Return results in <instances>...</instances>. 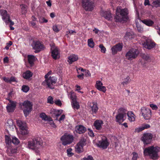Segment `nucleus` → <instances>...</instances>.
Returning <instances> with one entry per match:
<instances>
[{"instance_id":"56","label":"nucleus","mask_w":160,"mask_h":160,"mask_svg":"<svg viewBox=\"0 0 160 160\" xmlns=\"http://www.w3.org/2000/svg\"><path fill=\"white\" fill-rule=\"evenodd\" d=\"M54 103L56 105L59 106H61L62 104L61 102L59 99L55 100Z\"/></svg>"},{"instance_id":"30","label":"nucleus","mask_w":160,"mask_h":160,"mask_svg":"<svg viewBox=\"0 0 160 160\" xmlns=\"http://www.w3.org/2000/svg\"><path fill=\"white\" fill-rule=\"evenodd\" d=\"M28 58L29 63L31 65H32L35 60L36 58L35 56L33 55H28Z\"/></svg>"},{"instance_id":"22","label":"nucleus","mask_w":160,"mask_h":160,"mask_svg":"<svg viewBox=\"0 0 160 160\" xmlns=\"http://www.w3.org/2000/svg\"><path fill=\"white\" fill-rule=\"evenodd\" d=\"M68 62L69 64H71L73 62L77 61L78 59V56L75 54L70 55L68 57Z\"/></svg>"},{"instance_id":"10","label":"nucleus","mask_w":160,"mask_h":160,"mask_svg":"<svg viewBox=\"0 0 160 160\" xmlns=\"http://www.w3.org/2000/svg\"><path fill=\"white\" fill-rule=\"evenodd\" d=\"M141 113L144 119L145 120H149L151 117V111L149 109L145 107L141 108Z\"/></svg>"},{"instance_id":"26","label":"nucleus","mask_w":160,"mask_h":160,"mask_svg":"<svg viewBox=\"0 0 160 160\" xmlns=\"http://www.w3.org/2000/svg\"><path fill=\"white\" fill-rule=\"evenodd\" d=\"M17 123L20 129L27 128L26 123L24 121L20 120L17 121Z\"/></svg>"},{"instance_id":"51","label":"nucleus","mask_w":160,"mask_h":160,"mask_svg":"<svg viewBox=\"0 0 160 160\" xmlns=\"http://www.w3.org/2000/svg\"><path fill=\"white\" fill-rule=\"evenodd\" d=\"M53 98L51 96H49L48 98V102L52 104L53 103Z\"/></svg>"},{"instance_id":"29","label":"nucleus","mask_w":160,"mask_h":160,"mask_svg":"<svg viewBox=\"0 0 160 160\" xmlns=\"http://www.w3.org/2000/svg\"><path fill=\"white\" fill-rule=\"evenodd\" d=\"M7 152L9 156H12V154L16 152V150L13 148L11 147V145H10L9 147H7Z\"/></svg>"},{"instance_id":"58","label":"nucleus","mask_w":160,"mask_h":160,"mask_svg":"<svg viewBox=\"0 0 160 160\" xmlns=\"http://www.w3.org/2000/svg\"><path fill=\"white\" fill-rule=\"evenodd\" d=\"M52 28L53 30L56 32H58L59 31V29L58 28L56 25L53 26Z\"/></svg>"},{"instance_id":"17","label":"nucleus","mask_w":160,"mask_h":160,"mask_svg":"<svg viewBox=\"0 0 160 160\" xmlns=\"http://www.w3.org/2000/svg\"><path fill=\"white\" fill-rule=\"evenodd\" d=\"M144 47L148 49H150L153 48L155 46V43L150 40H147L144 43Z\"/></svg>"},{"instance_id":"61","label":"nucleus","mask_w":160,"mask_h":160,"mask_svg":"<svg viewBox=\"0 0 160 160\" xmlns=\"http://www.w3.org/2000/svg\"><path fill=\"white\" fill-rule=\"evenodd\" d=\"M3 80L7 82H9V78H6L5 77H3Z\"/></svg>"},{"instance_id":"18","label":"nucleus","mask_w":160,"mask_h":160,"mask_svg":"<svg viewBox=\"0 0 160 160\" xmlns=\"http://www.w3.org/2000/svg\"><path fill=\"white\" fill-rule=\"evenodd\" d=\"M116 16L115 17V21L117 22H122L126 20L127 18L124 17L122 15H120V13L118 11H116Z\"/></svg>"},{"instance_id":"49","label":"nucleus","mask_w":160,"mask_h":160,"mask_svg":"<svg viewBox=\"0 0 160 160\" xmlns=\"http://www.w3.org/2000/svg\"><path fill=\"white\" fill-rule=\"evenodd\" d=\"M39 21L40 23L47 22L48 21V20L45 19L44 18L40 17L39 18Z\"/></svg>"},{"instance_id":"5","label":"nucleus","mask_w":160,"mask_h":160,"mask_svg":"<svg viewBox=\"0 0 160 160\" xmlns=\"http://www.w3.org/2000/svg\"><path fill=\"white\" fill-rule=\"evenodd\" d=\"M82 3L83 8L87 11H92L95 7L93 2L90 0H82Z\"/></svg>"},{"instance_id":"33","label":"nucleus","mask_w":160,"mask_h":160,"mask_svg":"<svg viewBox=\"0 0 160 160\" xmlns=\"http://www.w3.org/2000/svg\"><path fill=\"white\" fill-rule=\"evenodd\" d=\"M92 104V105H91L89 107L91 108L92 112L96 113L98 110L97 103L96 102H93Z\"/></svg>"},{"instance_id":"9","label":"nucleus","mask_w":160,"mask_h":160,"mask_svg":"<svg viewBox=\"0 0 160 160\" xmlns=\"http://www.w3.org/2000/svg\"><path fill=\"white\" fill-rule=\"evenodd\" d=\"M61 140L62 142V145L65 146L72 142L73 137L72 135L65 134L61 138Z\"/></svg>"},{"instance_id":"48","label":"nucleus","mask_w":160,"mask_h":160,"mask_svg":"<svg viewBox=\"0 0 160 160\" xmlns=\"http://www.w3.org/2000/svg\"><path fill=\"white\" fill-rule=\"evenodd\" d=\"M7 125L9 127L12 126L13 124V121L11 119H8L7 122Z\"/></svg>"},{"instance_id":"1","label":"nucleus","mask_w":160,"mask_h":160,"mask_svg":"<svg viewBox=\"0 0 160 160\" xmlns=\"http://www.w3.org/2000/svg\"><path fill=\"white\" fill-rule=\"evenodd\" d=\"M43 141L39 137L35 138L28 142V147L37 154H39L42 148Z\"/></svg>"},{"instance_id":"46","label":"nucleus","mask_w":160,"mask_h":160,"mask_svg":"<svg viewBox=\"0 0 160 160\" xmlns=\"http://www.w3.org/2000/svg\"><path fill=\"white\" fill-rule=\"evenodd\" d=\"M22 90L23 92H27L28 91L29 88L27 86L23 85L22 86Z\"/></svg>"},{"instance_id":"43","label":"nucleus","mask_w":160,"mask_h":160,"mask_svg":"<svg viewBox=\"0 0 160 160\" xmlns=\"http://www.w3.org/2000/svg\"><path fill=\"white\" fill-rule=\"evenodd\" d=\"M12 138V142L14 144L17 145L19 143V140L15 137L13 136Z\"/></svg>"},{"instance_id":"44","label":"nucleus","mask_w":160,"mask_h":160,"mask_svg":"<svg viewBox=\"0 0 160 160\" xmlns=\"http://www.w3.org/2000/svg\"><path fill=\"white\" fill-rule=\"evenodd\" d=\"M70 94L71 98L72 99V102L76 101V96L73 92L71 91Z\"/></svg>"},{"instance_id":"16","label":"nucleus","mask_w":160,"mask_h":160,"mask_svg":"<svg viewBox=\"0 0 160 160\" xmlns=\"http://www.w3.org/2000/svg\"><path fill=\"white\" fill-rule=\"evenodd\" d=\"M16 104L15 102L9 101L6 107L7 111L8 112H14L16 107Z\"/></svg>"},{"instance_id":"7","label":"nucleus","mask_w":160,"mask_h":160,"mask_svg":"<svg viewBox=\"0 0 160 160\" xmlns=\"http://www.w3.org/2000/svg\"><path fill=\"white\" fill-rule=\"evenodd\" d=\"M126 110L123 108H121L119 109V113L116 116V118L117 122L120 124H121L125 120L124 117L126 116Z\"/></svg>"},{"instance_id":"45","label":"nucleus","mask_w":160,"mask_h":160,"mask_svg":"<svg viewBox=\"0 0 160 160\" xmlns=\"http://www.w3.org/2000/svg\"><path fill=\"white\" fill-rule=\"evenodd\" d=\"M72 151V149L71 148H68L67 150V155L68 156L70 157L72 156L74 154L73 153L71 152Z\"/></svg>"},{"instance_id":"4","label":"nucleus","mask_w":160,"mask_h":160,"mask_svg":"<svg viewBox=\"0 0 160 160\" xmlns=\"http://www.w3.org/2000/svg\"><path fill=\"white\" fill-rule=\"evenodd\" d=\"M24 109L23 111L25 117H27L31 111L32 108V103L29 101H25L22 104Z\"/></svg>"},{"instance_id":"50","label":"nucleus","mask_w":160,"mask_h":160,"mask_svg":"<svg viewBox=\"0 0 160 160\" xmlns=\"http://www.w3.org/2000/svg\"><path fill=\"white\" fill-rule=\"evenodd\" d=\"M133 157L132 159V160H137L138 157V154L135 152H133L132 153Z\"/></svg>"},{"instance_id":"42","label":"nucleus","mask_w":160,"mask_h":160,"mask_svg":"<svg viewBox=\"0 0 160 160\" xmlns=\"http://www.w3.org/2000/svg\"><path fill=\"white\" fill-rule=\"evenodd\" d=\"M72 106L74 108H76L77 109L79 108L80 106L78 103L75 101L72 102Z\"/></svg>"},{"instance_id":"21","label":"nucleus","mask_w":160,"mask_h":160,"mask_svg":"<svg viewBox=\"0 0 160 160\" xmlns=\"http://www.w3.org/2000/svg\"><path fill=\"white\" fill-rule=\"evenodd\" d=\"M103 124V121L102 120H97L95 121L94 126L97 130H100L102 128V126Z\"/></svg>"},{"instance_id":"55","label":"nucleus","mask_w":160,"mask_h":160,"mask_svg":"<svg viewBox=\"0 0 160 160\" xmlns=\"http://www.w3.org/2000/svg\"><path fill=\"white\" fill-rule=\"evenodd\" d=\"M83 160H93V157L91 156H88L87 157L83 158Z\"/></svg>"},{"instance_id":"13","label":"nucleus","mask_w":160,"mask_h":160,"mask_svg":"<svg viewBox=\"0 0 160 160\" xmlns=\"http://www.w3.org/2000/svg\"><path fill=\"white\" fill-rule=\"evenodd\" d=\"M152 138V135L150 133H146L143 134L142 140L144 144H148L151 143Z\"/></svg>"},{"instance_id":"38","label":"nucleus","mask_w":160,"mask_h":160,"mask_svg":"<svg viewBox=\"0 0 160 160\" xmlns=\"http://www.w3.org/2000/svg\"><path fill=\"white\" fill-rule=\"evenodd\" d=\"M142 57L144 60L148 62H150L151 60L152 57L148 54H144Z\"/></svg>"},{"instance_id":"41","label":"nucleus","mask_w":160,"mask_h":160,"mask_svg":"<svg viewBox=\"0 0 160 160\" xmlns=\"http://www.w3.org/2000/svg\"><path fill=\"white\" fill-rule=\"evenodd\" d=\"M21 12L22 14H24L27 12V6L25 5L22 4L21 5Z\"/></svg>"},{"instance_id":"54","label":"nucleus","mask_w":160,"mask_h":160,"mask_svg":"<svg viewBox=\"0 0 160 160\" xmlns=\"http://www.w3.org/2000/svg\"><path fill=\"white\" fill-rule=\"evenodd\" d=\"M129 79V77H127L126 78H125L124 81L122 83V84L123 85L127 84L128 83V81Z\"/></svg>"},{"instance_id":"57","label":"nucleus","mask_w":160,"mask_h":160,"mask_svg":"<svg viewBox=\"0 0 160 160\" xmlns=\"http://www.w3.org/2000/svg\"><path fill=\"white\" fill-rule=\"evenodd\" d=\"M12 44V42L11 41H9L8 43H7V45L5 47V48L7 50H8L9 49L10 46H11Z\"/></svg>"},{"instance_id":"23","label":"nucleus","mask_w":160,"mask_h":160,"mask_svg":"<svg viewBox=\"0 0 160 160\" xmlns=\"http://www.w3.org/2000/svg\"><path fill=\"white\" fill-rule=\"evenodd\" d=\"M150 127V126L149 124L145 123L143 124L142 127L136 128L135 130V132H139L145 129L149 128Z\"/></svg>"},{"instance_id":"15","label":"nucleus","mask_w":160,"mask_h":160,"mask_svg":"<svg viewBox=\"0 0 160 160\" xmlns=\"http://www.w3.org/2000/svg\"><path fill=\"white\" fill-rule=\"evenodd\" d=\"M122 44L121 43H118L113 46L111 48L112 54H115L118 52L121 51L122 50Z\"/></svg>"},{"instance_id":"37","label":"nucleus","mask_w":160,"mask_h":160,"mask_svg":"<svg viewBox=\"0 0 160 160\" xmlns=\"http://www.w3.org/2000/svg\"><path fill=\"white\" fill-rule=\"evenodd\" d=\"M5 142L7 144V147H9L10 144L12 142L11 138L8 136H5Z\"/></svg>"},{"instance_id":"35","label":"nucleus","mask_w":160,"mask_h":160,"mask_svg":"<svg viewBox=\"0 0 160 160\" xmlns=\"http://www.w3.org/2000/svg\"><path fill=\"white\" fill-rule=\"evenodd\" d=\"M75 151L78 153H80L83 151V147L77 144L75 147Z\"/></svg>"},{"instance_id":"47","label":"nucleus","mask_w":160,"mask_h":160,"mask_svg":"<svg viewBox=\"0 0 160 160\" xmlns=\"http://www.w3.org/2000/svg\"><path fill=\"white\" fill-rule=\"evenodd\" d=\"M99 47L101 49V52L103 53H105L106 51V48L103 46V45L102 44H100L99 45Z\"/></svg>"},{"instance_id":"2","label":"nucleus","mask_w":160,"mask_h":160,"mask_svg":"<svg viewBox=\"0 0 160 160\" xmlns=\"http://www.w3.org/2000/svg\"><path fill=\"white\" fill-rule=\"evenodd\" d=\"M159 152L160 147L152 146L145 148L143 151V155L145 156L149 157L150 159L155 160L159 158L158 153Z\"/></svg>"},{"instance_id":"20","label":"nucleus","mask_w":160,"mask_h":160,"mask_svg":"<svg viewBox=\"0 0 160 160\" xmlns=\"http://www.w3.org/2000/svg\"><path fill=\"white\" fill-rule=\"evenodd\" d=\"M102 83L99 81H98L96 82V88L98 90L105 92L106 91V88L102 86Z\"/></svg>"},{"instance_id":"52","label":"nucleus","mask_w":160,"mask_h":160,"mask_svg":"<svg viewBox=\"0 0 160 160\" xmlns=\"http://www.w3.org/2000/svg\"><path fill=\"white\" fill-rule=\"evenodd\" d=\"M153 3L156 7H158L160 6V0H157L154 1Z\"/></svg>"},{"instance_id":"24","label":"nucleus","mask_w":160,"mask_h":160,"mask_svg":"<svg viewBox=\"0 0 160 160\" xmlns=\"http://www.w3.org/2000/svg\"><path fill=\"white\" fill-rule=\"evenodd\" d=\"M33 75V73L29 70L26 71L22 74V77L25 79H29Z\"/></svg>"},{"instance_id":"25","label":"nucleus","mask_w":160,"mask_h":160,"mask_svg":"<svg viewBox=\"0 0 160 160\" xmlns=\"http://www.w3.org/2000/svg\"><path fill=\"white\" fill-rule=\"evenodd\" d=\"M118 11L120 13V15L123 16L124 17H126V15L128 14V10L126 8L121 9L120 8H117L116 11Z\"/></svg>"},{"instance_id":"40","label":"nucleus","mask_w":160,"mask_h":160,"mask_svg":"<svg viewBox=\"0 0 160 160\" xmlns=\"http://www.w3.org/2000/svg\"><path fill=\"white\" fill-rule=\"evenodd\" d=\"M88 45L90 47L92 48L94 47V43L92 38L88 39Z\"/></svg>"},{"instance_id":"19","label":"nucleus","mask_w":160,"mask_h":160,"mask_svg":"<svg viewBox=\"0 0 160 160\" xmlns=\"http://www.w3.org/2000/svg\"><path fill=\"white\" fill-rule=\"evenodd\" d=\"M76 132L79 134L84 133L86 131V128L82 125H79L75 127Z\"/></svg>"},{"instance_id":"53","label":"nucleus","mask_w":160,"mask_h":160,"mask_svg":"<svg viewBox=\"0 0 160 160\" xmlns=\"http://www.w3.org/2000/svg\"><path fill=\"white\" fill-rule=\"evenodd\" d=\"M150 106L152 108V109L154 110H157L158 108L157 105L153 104H150Z\"/></svg>"},{"instance_id":"64","label":"nucleus","mask_w":160,"mask_h":160,"mask_svg":"<svg viewBox=\"0 0 160 160\" xmlns=\"http://www.w3.org/2000/svg\"><path fill=\"white\" fill-rule=\"evenodd\" d=\"M83 76L84 74L82 73L81 74L78 75L77 76L79 78L82 79L83 78Z\"/></svg>"},{"instance_id":"39","label":"nucleus","mask_w":160,"mask_h":160,"mask_svg":"<svg viewBox=\"0 0 160 160\" xmlns=\"http://www.w3.org/2000/svg\"><path fill=\"white\" fill-rule=\"evenodd\" d=\"M78 144L83 147L86 144V140L85 139L82 138L80 140Z\"/></svg>"},{"instance_id":"31","label":"nucleus","mask_w":160,"mask_h":160,"mask_svg":"<svg viewBox=\"0 0 160 160\" xmlns=\"http://www.w3.org/2000/svg\"><path fill=\"white\" fill-rule=\"evenodd\" d=\"M127 115L128 119L130 122H133L135 120V116L132 112H128Z\"/></svg>"},{"instance_id":"3","label":"nucleus","mask_w":160,"mask_h":160,"mask_svg":"<svg viewBox=\"0 0 160 160\" xmlns=\"http://www.w3.org/2000/svg\"><path fill=\"white\" fill-rule=\"evenodd\" d=\"M48 74H46L45 76V80L42 83V85L44 86H47L48 88L53 89L54 88L53 84L56 83L57 82V78L55 77L50 76L48 78Z\"/></svg>"},{"instance_id":"59","label":"nucleus","mask_w":160,"mask_h":160,"mask_svg":"<svg viewBox=\"0 0 160 160\" xmlns=\"http://www.w3.org/2000/svg\"><path fill=\"white\" fill-rule=\"evenodd\" d=\"M88 130L89 131L88 132L89 135L91 137H93L94 136V134L92 130L88 128Z\"/></svg>"},{"instance_id":"28","label":"nucleus","mask_w":160,"mask_h":160,"mask_svg":"<svg viewBox=\"0 0 160 160\" xmlns=\"http://www.w3.org/2000/svg\"><path fill=\"white\" fill-rule=\"evenodd\" d=\"M21 132L22 134V136H20L19 138L22 139L24 140L26 138L23 136V135H27L29 133V131L27 129V128L21 129Z\"/></svg>"},{"instance_id":"14","label":"nucleus","mask_w":160,"mask_h":160,"mask_svg":"<svg viewBox=\"0 0 160 160\" xmlns=\"http://www.w3.org/2000/svg\"><path fill=\"white\" fill-rule=\"evenodd\" d=\"M109 144V143L108 142L106 137H103L102 138L101 140L99 141L98 143L97 144V145L100 148L105 149L107 148Z\"/></svg>"},{"instance_id":"12","label":"nucleus","mask_w":160,"mask_h":160,"mask_svg":"<svg viewBox=\"0 0 160 160\" xmlns=\"http://www.w3.org/2000/svg\"><path fill=\"white\" fill-rule=\"evenodd\" d=\"M32 48L35 50V53H38L43 50L44 46L42 44L38 41H33L32 45Z\"/></svg>"},{"instance_id":"8","label":"nucleus","mask_w":160,"mask_h":160,"mask_svg":"<svg viewBox=\"0 0 160 160\" xmlns=\"http://www.w3.org/2000/svg\"><path fill=\"white\" fill-rule=\"evenodd\" d=\"M0 14L2 16V19L4 21L6 24L10 23V26L14 25V22L10 20L9 16L7 14V12L6 10H1Z\"/></svg>"},{"instance_id":"62","label":"nucleus","mask_w":160,"mask_h":160,"mask_svg":"<svg viewBox=\"0 0 160 160\" xmlns=\"http://www.w3.org/2000/svg\"><path fill=\"white\" fill-rule=\"evenodd\" d=\"M144 5L145 6H146L147 5H150L149 4V0H145Z\"/></svg>"},{"instance_id":"34","label":"nucleus","mask_w":160,"mask_h":160,"mask_svg":"<svg viewBox=\"0 0 160 160\" xmlns=\"http://www.w3.org/2000/svg\"><path fill=\"white\" fill-rule=\"evenodd\" d=\"M134 36V35L132 32H127L124 36V38L126 40H129L130 39L133 38Z\"/></svg>"},{"instance_id":"63","label":"nucleus","mask_w":160,"mask_h":160,"mask_svg":"<svg viewBox=\"0 0 160 160\" xmlns=\"http://www.w3.org/2000/svg\"><path fill=\"white\" fill-rule=\"evenodd\" d=\"M65 115L63 114L61 116L59 120L60 122L61 121L65 119Z\"/></svg>"},{"instance_id":"32","label":"nucleus","mask_w":160,"mask_h":160,"mask_svg":"<svg viewBox=\"0 0 160 160\" xmlns=\"http://www.w3.org/2000/svg\"><path fill=\"white\" fill-rule=\"evenodd\" d=\"M103 16L108 20H110L112 18L111 12L109 11H106L104 12Z\"/></svg>"},{"instance_id":"27","label":"nucleus","mask_w":160,"mask_h":160,"mask_svg":"<svg viewBox=\"0 0 160 160\" xmlns=\"http://www.w3.org/2000/svg\"><path fill=\"white\" fill-rule=\"evenodd\" d=\"M40 117L42 119L45 121H47L49 122L52 121V118L49 116H48L44 113H42L40 114Z\"/></svg>"},{"instance_id":"11","label":"nucleus","mask_w":160,"mask_h":160,"mask_svg":"<svg viewBox=\"0 0 160 160\" xmlns=\"http://www.w3.org/2000/svg\"><path fill=\"white\" fill-rule=\"evenodd\" d=\"M51 49L52 51V58L56 59L59 58L58 49L54 43L50 44Z\"/></svg>"},{"instance_id":"6","label":"nucleus","mask_w":160,"mask_h":160,"mask_svg":"<svg viewBox=\"0 0 160 160\" xmlns=\"http://www.w3.org/2000/svg\"><path fill=\"white\" fill-rule=\"evenodd\" d=\"M139 53L138 51L136 49L132 48L129 50L126 54L125 56L127 59L131 60L136 58Z\"/></svg>"},{"instance_id":"36","label":"nucleus","mask_w":160,"mask_h":160,"mask_svg":"<svg viewBox=\"0 0 160 160\" xmlns=\"http://www.w3.org/2000/svg\"><path fill=\"white\" fill-rule=\"evenodd\" d=\"M142 22L148 26H151L154 24V22L151 20H144L142 21Z\"/></svg>"},{"instance_id":"60","label":"nucleus","mask_w":160,"mask_h":160,"mask_svg":"<svg viewBox=\"0 0 160 160\" xmlns=\"http://www.w3.org/2000/svg\"><path fill=\"white\" fill-rule=\"evenodd\" d=\"M67 33L68 34H72L73 33H76L75 31L70 30L67 32Z\"/></svg>"}]
</instances>
